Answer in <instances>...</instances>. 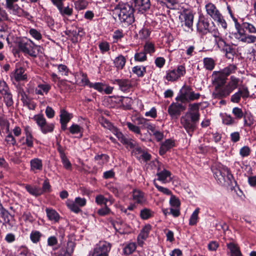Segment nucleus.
<instances>
[{"label":"nucleus","mask_w":256,"mask_h":256,"mask_svg":"<svg viewBox=\"0 0 256 256\" xmlns=\"http://www.w3.org/2000/svg\"><path fill=\"white\" fill-rule=\"evenodd\" d=\"M115 11L120 22L124 25L130 24L134 22V8L132 5L127 3L119 4Z\"/></svg>","instance_id":"f257e3e1"},{"label":"nucleus","mask_w":256,"mask_h":256,"mask_svg":"<svg viewBox=\"0 0 256 256\" xmlns=\"http://www.w3.org/2000/svg\"><path fill=\"white\" fill-rule=\"evenodd\" d=\"M214 176L221 184H229L233 179V176L229 170L221 164H216L212 168Z\"/></svg>","instance_id":"f03ea898"},{"label":"nucleus","mask_w":256,"mask_h":256,"mask_svg":"<svg viewBox=\"0 0 256 256\" xmlns=\"http://www.w3.org/2000/svg\"><path fill=\"white\" fill-rule=\"evenodd\" d=\"M18 46L20 52L33 57L36 56V51H38L40 48L38 46L34 44L31 40L26 38H23L18 41Z\"/></svg>","instance_id":"7ed1b4c3"},{"label":"nucleus","mask_w":256,"mask_h":256,"mask_svg":"<svg viewBox=\"0 0 256 256\" xmlns=\"http://www.w3.org/2000/svg\"><path fill=\"white\" fill-rule=\"evenodd\" d=\"M200 96L199 93H195L190 86L184 85L180 90L176 100L185 104L186 102L198 99Z\"/></svg>","instance_id":"20e7f679"},{"label":"nucleus","mask_w":256,"mask_h":256,"mask_svg":"<svg viewBox=\"0 0 256 256\" xmlns=\"http://www.w3.org/2000/svg\"><path fill=\"white\" fill-rule=\"evenodd\" d=\"M198 116L186 114L180 118V124L190 136L196 128V124L199 120Z\"/></svg>","instance_id":"39448f33"},{"label":"nucleus","mask_w":256,"mask_h":256,"mask_svg":"<svg viewBox=\"0 0 256 256\" xmlns=\"http://www.w3.org/2000/svg\"><path fill=\"white\" fill-rule=\"evenodd\" d=\"M207 14L213 20L217 22L224 28H226L227 24L224 19L214 4L208 3L205 6Z\"/></svg>","instance_id":"423d86ee"},{"label":"nucleus","mask_w":256,"mask_h":256,"mask_svg":"<svg viewBox=\"0 0 256 256\" xmlns=\"http://www.w3.org/2000/svg\"><path fill=\"white\" fill-rule=\"evenodd\" d=\"M186 104L177 101L172 103L168 107V112L172 118H178L181 112L186 110Z\"/></svg>","instance_id":"0eeeda50"},{"label":"nucleus","mask_w":256,"mask_h":256,"mask_svg":"<svg viewBox=\"0 0 256 256\" xmlns=\"http://www.w3.org/2000/svg\"><path fill=\"white\" fill-rule=\"evenodd\" d=\"M230 81L222 90H218V94L220 97L224 98L228 96L234 90H235L239 82V79L234 76H231Z\"/></svg>","instance_id":"6e6552de"},{"label":"nucleus","mask_w":256,"mask_h":256,"mask_svg":"<svg viewBox=\"0 0 256 256\" xmlns=\"http://www.w3.org/2000/svg\"><path fill=\"white\" fill-rule=\"evenodd\" d=\"M111 244L105 241L100 242L94 248L90 256H108Z\"/></svg>","instance_id":"1a4fd4ad"},{"label":"nucleus","mask_w":256,"mask_h":256,"mask_svg":"<svg viewBox=\"0 0 256 256\" xmlns=\"http://www.w3.org/2000/svg\"><path fill=\"white\" fill-rule=\"evenodd\" d=\"M214 84L215 86V90L214 92V94L216 98H222L218 94V90H220L223 89V86L226 82L227 78L220 72H216L214 76Z\"/></svg>","instance_id":"9d476101"},{"label":"nucleus","mask_w":256,"mask_h":256,"mask_svg":"<svg viewBox=\"0 0 256 256\" xmlns=\"http://www.w3.org/2000/svg\"><path fill=\"white\" fill-rule=\"evenodd\" d=\"M182 26H185L187 30H192L194 16L189 11L184 12L179 16Z\"/></svg>","instance_id":"9b49d317"},{"label":"nucleus","mask_w":256,"mask_h":256,"mask_svg":"<svg viewBox=\"0 0 256 256\" xmlns=\"http://www.w3.org/2000/svg\"><path fill=\"white\" fill-rule=\"evenodd\" d=\"M68 207L72 212L78 213L80 211L79 207H82L86 205V200L84 198L80 197L76 198L74 201L68 200L66 202Z\"/></svg>","instance_id":"f8f14e48"},{"label":"nucleus","mask_w":256,"mask_h":256,"mask_svg":"<svg viewBox=\"0 0 256 256\" xmlns=\"http://www.w3.org/2000/svg\"><path fill=\"white\" fill-rule=\"evenodd\" d=\"M186 73L185 68L183 66H180L176 70H173L168 72L166 78L168 81H174Z\"/></svg>","instance_id":"ddd939ff"},{"label":"nucleus","mask_w":256,"mask_h":256,"mask_svg":"<svg viewBox=\"0 0 256 256\" xmlns=\"http://www.w3.org/2000/svg\"><path fill=\"white\" fill-rule=\"evenodd\" d=\"M250 96V92L246 86H242L238 90L231 96L230 100L232 102L238 103L241 97L245 100Z\"/></svg>","instance_id":"4468645a"},{"label":"nucleus","mask_w":256,"mask_h":256,"mask_svg":"<svg viewBox=\"0 0 256 256\" xmlns=\"http://www.w3.org/2000/svg\"><path fill=\"white\" fill-rule=\"evenodd\" d=\"M112 83L118 84L122 92L128 91L132 87L131 80L128 79H116L112 80Z\"/></svg>","instance_id":"2eb2a0df"},{"label":"nucleus","mask_w":256,"mask_h":256,"mask_svg":"<svg viewBox=\"0 0 256 256\" xmlns=\"http://www.w3.org/2000/svg\"><path fill=\"white\" fill-rule=\"evenodd\" d=\"M156 176H158L157 180L162 184L170 182L172 180L171 172L166 169L158 171Z\"/></svg>","instance_id":"dca6fc26"},{"label":"nucleus","mask_w":256,"mask_h":256,"mask_svg":"<svg viewBox=\"0 0 256 256\" xmlns=\"http://www.w3.org/2000/svg\"><path fill=\"white\" fill-rule=\"evenodd\" d=\"M151 228V226L150 224H147L141 230L137 238L138 243L139 246H142L144 244V240H146L148 237Z\"/></svg>","instance_id":"f3484780"},{"label":"nucleus","mask_w":256,"mask_h":256,"mask_svg":"<svg viewBox=\"0 0 256 256\" xmlns=\"http://www.w3.org/2000/svg\"><path fill=\"white\" fill-rule=\"evenodd\" d=\"M74 248V244L72 242H69L67 244L66 248H61L58 252L54 253V255L55 256H71Z\"/></svg>","instance_id":"a211bd4d"},{"label":"nucleus","mask_w":256,"mask_h":256,"mask_svg":"<svg viewBox=\"0 0 256 256\" xmlns=\"http://www.w3.org/2000/svg\"><path fill=\"white\" fill-rule=\"evenodd\" d=\"M132 200L134 203L140 204H144L146 201L144 192L138 190L132 191Z\"/></svg>","instance_id":"6ab92c4d"},{"label":"nucleus","mask_w":256,"mask_h":256,"mask_svg":"<svg viewBox=\"0 0 256 256\" xmlns=\"http://www.w3.org/2000/svg\"><path fill=\"white\" fill-rule=\"evenodd\" d=\"M82 32L81 28H73L72 29L66 31V34L71 38L72 42L74 43L78 42V36Z\"/></svg>","instance_id":"aec40b11"},{"label":"nucleus","mask_w":256,"mask_h":256,"mask_svg":"<svg viewBox=\"0 0 256 256\" xmlns=\"http://www.w3.org/2000/svg\"><path fill=\"white\" fill-rule=\"evenodd\" d=\"M24 69L20 66L17 68L14 72L12 74V77L14 78L16 82L24 80L26 79V75L24 74Z\"/></svg>","instance_id":"412c9836"},{"label":"nucleus","mask_w":256,"mask_h":256,"mask_svg":"<svg viewBox=\"0 0 256 256\" xmlns=\"http://www.w3.org/2000/svg\"><path fill=\"white\" fill-rule=\"evenodd\" d=\"M30 170L34 173L40 171L42 169V163L41 160L38 158H34L30 161Z\"/></svg>","instance_id":"4be33fe9"},{"label":"nucleus","mask_w":256,"mask_h":256,"mask_svg":"<svg viewBox=\"0 0 256 256\" xmlns=\"http://www.w3.org/2000/svg\"><path fill=\"white\" fill-rule=\"evenodd\" d=\"M50 88V85L47 83L40 84L36 88L35 92L36 94L44 95L47 94Z\"/></svg>","instance_id":"5701e85b"},{"label":"nucleus","mask_w":256,"mask_h":256,"mask_svg":"<svg viewBox=\"0 0 256 256\" xmlns=\"http://www.w3.org/2000/svg\"><path fill=\"white\" fill-rule=\"evenodd\" d=\"M162 6L167 8L174 9L178 3V0H156Z\"/></svg>","instance_id":"b1692460"},{"label":"nucleus","mask_w":256,"mask_h":256,"mask_svg":"<svg viewBox=\"0 0 256 256\" xmlns=\"http://www.w3.org/2000/svg\"><path fill=\"white\" fill-rule=\"evenodd\" d=\"M131 5L146 10L150 8V0H131Z\"/></svg>","instance_id":"393cba45"},{"label":"nucleus","mask_w":256,"mask_h":256,"mask_svg":"<svg viewBox=\"0 0 256 256\" xmlns=\"http://www.w3.org/2000/svg\"><path fill=\"white\" fill-rule=\"evenodd\" d=\"M174 146V142L171 140H166L162 144L160 148V154L164 155L168 150L172 148Z\"/></svg>","instance_id":"a878e982"},{"label":"nucleus","mask_w":256,"mask_h":256,"mask_svg":"<svg viewBox=\"0 0 256 256\" xmlns=\"http://www.w3.org/2000/svg\"><path fill=\"white\" fill-rule=\"evenodd\" d=\"M122 143L124 144L126 148L131 149L136 148V150L138 151V153L142 152L141 148L136 146V142L132 139H130L126 137Z\"/></svg>","instance_id":"bb28decb"},{"label":"nucleus","mask_w":256,"mask_h":256,"mask_svg":"<svg viewBox=\"0 0 256 256\" xmlns=\"http://www.w3.org/2000/svg\"><path fill=\"white\" fill-rule=\"evenodd\" d=\"M209 23L204 20H200L197 24V30L202 34H206L208 30Z\"/></svg>","instance_id":"cd10ccee"},{"label":"nucleus","mask_w":256,"mask_h":256,"mask_svg":"<svg viewBox=\"0 0 256 256\" xmlns=\"http://www.w3.org/2000/svg\"><path fill=\"white\" fill-rule=\"evenodd\" d=\"M54 4L57 6L62 16H70L72 14L73 12L72 8L69 6L63 7L62 3Z\"/></svg>","instance_id":"c85d7f7f"},{"label":"nucleus","mask_w":256,"mask_h":256,"mask_svg":"<svg viewBox=\"0 0 256 256\" xmlns=\"http://www.w3.org/2000/svg\"><path fill=\"white\" fill-rule=\"evenodd\" d=\"M46 212L47 216L50 220L57 222L59 220L60 216L55 210L47 208Z\"/></svg>","instance_id":"c756f323"},{"label":"nucleus","mask_w":256,"mask_h":256,"mask_svg":"<svg viewBox=\"0 0 256 256\" xmlns=\"http://www.w3.org/2000/svg\"><path fill=\"white\" fill-rule=\"evenodd\" d=\"M25 188L30 194L35 196H38L42 194L41 188L38 186L26 185Z\"/></svg>","instance_id":"7c9ffc66"},{"label":"nucleus","mask_w":256,"mask_h":256,"mask_svg":"<svg viewBox=\"0 0 256 256\" xmlns=\"http://www.w3.org/2000/svg\"><path fill=\"white\" fill-rule=\"evenodd\" d=\"M126 60L122 55H119L114 60L115 66L118 70H122L125 66Z\"/></svg>","instance_id":"2f4dec72"},{"label":"nucleus","mask_w":256,"mask_h":256,"mask_svg":"<svg viewBox=\"0 0 256 256\" xmlns=\"http://www.w3.org/2000/svg\"><path fill=\"white\" fill-rule=\"evenodd\" d=\"M200 104H190L188 105V111L186 114H190V116L196 114L198 116V118H200L199 107Z\"/></svg>","instance_id":"473e14b6"},{"label":"nucleus","mask_w":256,"mask_h":256,"mask_svg":"<svg viewBox=\"0 0 256 256\" xmlns=\"http://www.w3.org/2000/svg\"><path fill=\"white\" fill-rule=\"evenodd\" d=\"M18 0H6V7L10 10H12L16 13L20 14L22 10L16 4H14V3L17 2Z\"/></svg>","instance_id":"72a5a7b5"},{"label":"nucleus","mask_w":256,"mask_h":256,"mask_svg":"<svg viewBox=\"0 0 256 256\" xmlns=\"http://www.w3.org/2000/svg\"><path fill=\"white\" fill-rule=\"evenodd\" d=\"M0 216L3 218L4 223L10 224V217H12L8 212L3 208L0 204Z\"/></svg>","instance_id":"f704fd0d"},{"label":"nucleus","mask_w":256,"mask_h":256,"mask_svg":"<svg viewBox=\"0 0 256 256\" xmlns=\"http://www.w3.org/2000/svg\"><path fill=\"white\" fill-rule=\"evenodd\" d=\"M110 202V204L114 202V200L112 198H107L104 197L102 195H98L96 198V202L98 204H104V206H107V202Z\"/></svg>","instance_id":"c9c22d12"},{"label":"nucleus","mask_w":256,"mask_h":256,"mask_svg":"<svg viewBox=\"0 0 256 256\" xmlns=\"http://www.w3.org/2000/svg\"><path fill=\"white\" fill-rule=\"evenodd\" d=\"M236 70V66L234 64H230L223 69L221 72L226 78L231 74L234 73Z\"/></svg>","instance_id":"e433bc0d"},{"label":"nucleus","mask_w":256,"mask_h":256,"mask_svg":"<svg viewBox=\"0 0 256 256\" xmlns=\"http://www.w3.org/2000/svg\"><path fill=\"white\" fill-rule=\"evenodd\" d=\"M109 159V156L105 154H98L95 156L94 160L100 165L102 166L106 163Z\"/></svg>","instance_id":"4c0bfd02"},{"label":"nucleus","mask_w":256,"mask_h":256,"mask_svg":"<svg viewBox=\"0 0 256 256\" xmlns=\"http://www.w3.org/2000/svg\"><path fill=\"white\" fill-rule=\"evenodd\" d=\"M4 102L8 107L11 106L14 103L12 96L10 91L2 95Z\"/></svg>","instance_id":"58836bf2"},{"label":"nucleus","mask_w":256,"mask_h":256,"mask_svg":"<svg viewBox=\"0 0 256 256\" xmlns=\"http://www.w3.org/2000/svg\"><path fill=\"white\" fill-rule=\"evenodd\" d=\"M200 212V208H196L192 214L189 220V224L190 226L196 225L198 219V214Z\"/></svg>","instance_id":"ea45409f"},{"label":"nucleus","mask_w":256,"mask_h":256,"mask_svg":"<svg viewBox=\"0 0 256 256\" xmlns=\"http://www.w3.org/2000/svg\"><path fill=\"white\" fill-rule=\"evenodd\" d=\"M42 234L38 230H33L30 234V238L33 243H38L40 239Z\"/></svg>","instance_id":"a19ab883"},{"label":"nucleus","mask_w":256,"mask_h":256,"mask_svg":"<svg viewBox=\"0 0 256 256\" xmlns=\"http://www.w3.org/2000/svg\"><path fill=\"white\" fill-rule=\"evenodd\" d=\"M204 68L208 70H212L214 68V62L212 58H204Z\"/></svg>","instance_id":"79ce46f5"},{"label":"nucleus","mask_w":256,"mask_h":256,"mask_svg":"<svg viewBox=\"0 0 256 256\" xmlns=\"http://www.w3.org/2000/svg\"><path fill=\"white\" fill-rule=\"evenodd\" d=\"M72 118V116L64 110H60V122H68Z\"/></svg>","instance_id":"37998d69"},{"label":"nucleus","mask_w":256,"mask_h":256,"mask_svg":"<svg viewBox=\"0 0 256 256\" xmlns=\"http://www.w3.org/2000/svg\"><path fill=\"white\" fill-rule=\"evenodd\" d=\"M136 248V246L134 243H130L124 248V253L126 255L130 254L135 250Z\"/></svg>","instance_id":"c03bdc74"},{"label":"nucleus","mask_w":256,"mask_h":256,"mask_svg":"<svg viewBox=\"0 0 256 256\" xmlns=\"http://www.w3.org/2000/svg\"><path fill=\"white\" fill-rule=\"evenodd\" d=\"M154 184L156 186V188L162 194L168 195V196H170L172 194V192L168 189L166 188H164L162 186H159L156 182V180H154Z\"/></svg>","instance_id":"a18cd8bd"},{"label":"nucleus","mask_w":256,"mask_h":256,"mask_svg":"<svg viewBox=\"0 0 256 256\" xmlns=\"http://www.w3.org/2000/svg\"><path fill=\"white\" fill-rule=\"evenodd\" d=\"M132 71L134 74H136L138 76H144V73L146 72V68L144 66H138L134 67L132 68Z\"/></svg>","instance_id":"49530a36"},{"label":"nucleus","mask_w":256,"mask_h":256,"mask_svg":"<svg viewBox=\"0 0 256 256\" xmlns=\"http://www.w3.org/2000/svg\"><path fill=\"white\" fill-rule=\"evenodd\" d=\"M126 125L131 132L137 134H141L140 128L138 126L130 122H127Z\"/></svg>","instance_id":"de8ad7c7"},{"label":"nucleus","mask_w":256,"mask_h":256,"mask_svg":"<svg viewBox=\"0 0 256 256\" xmlns=\"http://www.w3.org/2000/svg\"><path fill=\"white\" fill-rule=\"evenodd\" d=\"M33 119L36 121L38 125L41 127L46 122V120L43 115L37 114L34 116Z\"/></svg>","instance_id":"09e8293b"},{"label":"nucleus","mask_w":256,"mask_h":256,"mask_svg":"<svg viewBox=\"0 0 256 256\" xmlns=\"http://www.w3.org/2000/svg\"><path fill=\"white\" fill-rule=\"evenodd\" d=\"M54 126L53 124L46 122L45 124H43L40 128L42 133L46 134L48 132H52L54 130Z\"/></svg>","instance_id":"8fccbe9b"},{"label":"nucleus","mask_w":256,"mask_h":256,"mask_svg":"<svg viewBox=\"0 0 256 256\" xmlns=\"http://www.w3.org/2000/svg\"><path fill=\"white\" fill-rule=\"evenodd\" d=\"M170 204L171 206L174 208H180V203L179 200L172 194L170 195Z\"/></svg>","instance_id":"3c124183"},{"label":"nucleus","mask_w":256,"mask_h":256,"mask_svg":"<svg viewBox=\"0 0 256 256\" xmlns=\"http://www.w3.org/2000/svg\"><path fill=\"white\" fill-rule=\"evenodd\" d=\"M10 91L6 83L3 80H0V94L2 95Z\"/></svg>","instance_id":"603ef678"},{"label":"nucleus","mask_w":256,"mask_h":256,"mask_svg":"<svg viewBox=\"0 0 256 256\" xmlns=\"http://www.w3.org/2000/svg\"><path fill=\"white\" fill-rule=\"evenodd\" d=\"M134 60L140 62L145 61L146 60V54L144 52L136 53L134 54Z\"/></svg>","instance_id":"864d4df0"},{"label":"nucleus","mask_w":256,"mask_h":256,"mask_svg":"<svg viewBox=\"0 0 256 256\" xmlns=\"http://www.w3.org/2000/svg\"><path fill=\"white\" fill-rule=\"evenodd\" d=\"M104 84L101 82H95L89 84L90 88H94L99 92H102L104 91Z\"/></svg>","instance_id":"5fc2aeb1"},{"label":"nucleus","mask_w":256,"mask_h":256,"mask_svg":"<svg viewBox=\"0 0 256 256\" xmlns=\"http://www.w3.org/2000/svg\"><path fill=\"white\" fill-rule=\"evenodd\" d=\"M144 52L145 53H149L150 54L154 52V45L150 42H146L144 46Z\"/></svg>","instance_id":"6e6d98bb"},{"label":"nucleus","mask_w":256,"mask_h":256,"mask_svg":"<svg viewBox=\"0 0 256 256\" xmlns=\"http://www.w3.org/2000/svg\"><path fill=\"white\" fill-rule=\"evenodd\" d=\"M152 215L151 211L148 208H144L140 212V216L144 220L150 218Z\"/></svg>","instance_id":"4d7b16f0"},{"label":"nucleus","mask_w":256,"mask_h":256,"mask_svg":"<svg viewBox=\"0 0 256 256\" xmlns=\"http://www.w3.org/2000/svg\"><path fill=\"white\" fill-rule=\"evenodd\" d=\"M50 188L51 186L48 180H45L42 184V188H41L42 194L44 192H50Z\"/></svg>","instance_id":"13d9d810"},{"label":"nucleus","mask_w":256,"mask_h":256,"mask_svg":"<svg viewBox=\"0 0 256 256\" xmlns=\"http://www.w3.org/2000/svg\"><path fill=\"white\" fill-rule=\"evenodd\" d=\"M250 149L248 146H244L240 150V154L242 157L248 156L250 155Z\"/></svg>","instance_id":"bf43d9fd"},{"label":"nucleus","mask_w":256,"mask_h":256,"mask_svg":"<svg viewBox=\"0 0 256 256\" xmlns=\"http://www.w3.org/2000/svg\"><path fill=\"white\" fill-rule=\"evenodd\" d=\"M60 158L64 166L67 170H70L72 168V165L70 162L67 158L66 156H62Z\"/></svg>","instance_id":"052dcab7"},{"label":"nucleus","mask_w":256,"mask_h":256,"mask_svg":"<svg viewBox=\"0 0 256 256\" xmlns=\"http://www.w3.org/2000/svg\"><path fill=\"white\" fill-rule=\"evenodd\" d=\"M30 34L35 39L40 40L42 38V34L40 33L36 29H30L29 32Z\"/></svg>","instance_id":"680f3d73"},{"label":"nucleus","mask_w":256,"mask_h":256,"mask_svg":"<svg viewBox=\"0 0 256 256\" xmlns=\"http://www.w3.org/2000/svg\"><path fill=\"white\" fill-rule=\"evenodd\" d=\"M232 113L236 118L240 119L243 116V112L242 110L238 107L234 108L232 110Z\"/></svg>","instance_id":"e2e57ef3"},{"label":"nucleus","mask_w":256,"mask_h":256,"mask_svg":"<svg viewBox=\"0 0 256 256\" xmlns=\"http://www.w3.org/2000/svg\"><path fill=\"white\" fill-rule=\"evenodd\" d=\"M214 41L219 48H223L226 46V42L220 36H216Z\"/></svg>","instance_id":"0e129e2a"},{"label":"nucleus","mask_w":256,"mask_h":256,"mask_svg":"<svg viewBox=\"0 0 256 256\" xmlns=\"http://www.w3.org/2000/svg\"><path fill=\"white\" fill-rule=\"evenodd\" d=\"M110 212V209L107 206H104V208L99 209L98 210V214L100 216H105L108 214Z\"/></svg>","instance_id":"69168bd1"},{"label":"nucleus","mask_w":256,"mask_h":256,"mask_svg":"<svg viewBox=\"0 0 256 256\" xmlns=\"http://www.w3.org/2000/svg\"><path fill=\"white\" fill-rule=\"evenodd\" d=\"M139 34L141 38H146L150 34V31L148 28H143L140 31Z\"/></svg>","instance_id":"338daca9"},{"label":"nucleus","mask_w":256,"mask_h":256,"mask_svg":"<svg viewBox=\"0 0 256 256\" xmlns=\"http://www.w3.org/2000/svg\"><path fill=\"white\" fill-rule=\"evenodd\" d=\"M99 48L101 52L104 53L108 52L110 50V46L108 42H102L99 44Z\"/></svg>","instance_id":"774afa93"}]
</instances>
